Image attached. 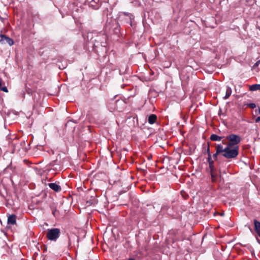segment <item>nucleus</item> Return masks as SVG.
<instances>
[{
	"label": "nucleus",
	"instance_id": "f257e3e1",
	"mask_svg": "<svg viewBox=\"0 0 260 260\" xmlns=\"http://www.w3.org/2000/svg\"><path fill=\"white\" fill-rule=\"evenodd\" d=\"M239 149L238 146H236L235 147L226 146L225 152L222 153V155L227 159L235 158L239 154Z\"/></svg>",
	"mask_w": 260,
	"mask_h": 260
},
{
	"label": "nucleus",
	"instance_id": "f03ea898",
	"mask_svg": "<svg viewBox=\"0 0 260 260\" xmlns=\"http://www.w3.org/2000/svg\"><path fill=\"white\" fill-rule=\"evenodd\" d=\"M226 139L229 141V142L226 144V146L232 147H235L237 146L241 140L239 135L233 134L226 136Z\"/></svg>",
	"mask_w": 260,
	"mask_h": 260
},
{
	"label": "nucleus",
	"instance_id": "7ed1b4c3",
	"mask_svg": "<svg viewBox=\"0 0 260 260\" xmlns=\"http://www.w3.org/2000/svg\"><path fill=\"white\" fill-rule=\"evenodd\" d=\"M60 234V230L58 228L48 229L47 233V238L51 241H56Z\"/></svg>",
	"mask_w": 260,
	"mask_h": 260
},
{
	"label": "nucleus",
	"instance_id": "20e7f679",
	"mask_svg": "<svg viewBox=\"0 0 260 260\" xmlns=\"http://www.w3.org/2000/svg\"><path fill=\"white\" fill-rule=\"evenodd\" d=\"M118 19L120 21H123L125 23L132 25L134 17L130 13L121 12L119 15Z\"/></svg>",
	"mask_w": 260,
	"mask_h": 260
},
{
	"label": "nucleus",
	"instance_id": "39448f33",
	"mask_svg": "<svg viewBox=\"0 0 260 260\" xmlns=\"http://www.w3.org/2000/svg\"><path fill=\"white\" fill-rule=\"evenodd\" d=\"M0 37L1 38V39L0 40L1 44H8L10 46H12L14 44V42L13 40L8 37L7 36L5 35H1Z\"/></svg>",
	"mask_w": 260,
	"mask_h": 260
},
{
	"label": "nucleus",
	"instance_id": "423d86ee",
	"mask_svg": "<svg viewBox=\"0 0 260 260\" xmlns=\"http://www.w3.org/2000/svg\"><path fill=\"white\" fill-rule=\"evenodd\" d=\"M17 216L15 214H9L8 216L7 223L10 225L16 224Z\"/></svg>",
	"mask_w": 260,
	"mask_h": 260
},
{
	"label": "nucleus",
	"instance_id": "0eeeda50",
	"mask_svg": "<svg viewBox=\"0 0 260 260\" xmlns=\"http://www.w3.org/2000/svg\"><path fill=\"white\" fill-rule=\"evenodd\" d=\"M48 186L55 192H60L61 190V187L56 183H49L47 184Z\"/></svg>",
	"mask_w": 260,
	"mask_h": 260
},
{
	"label": "nucleus",
	"instance_id": "6e6552de",
	"mask_svg": "<svg viewBox=\"0 0 260 260\" xmlns=\"http://www.w3.org/2000/svg\"><path fill=\"white\" fill-rule=\"evenodd\" d=\"M253 224L254 226V231L256 233V235L260 238V222L256 219L253 220Z\"/></svg>",
	"mask_w": 260,
	"mask_h": 260
},
{
	"label": "nucleus",
	"instance_id": "1a4fd4ad",
	"mask_svg": "<svg viewBox=\"0 0 260 260\" xmlns=\"http://www.w3.org/2000/svg\"><path fill=\"white\" fill-rule=\"evenodd\" d=\"M207 161L209 164L210 172L215 171V169L214 166V161L212 159V156L207 157Z\"/></svg>",
	"mask_w": 260,
	"mask_h": 260
},
{
	"label": "nucleus",
	"instance_id": "9d476101",
	"mask_svg": "<svg viewBox=\"0 0 260 260\" xmlns=\"http://www.w3.org/2000/svg\"><path fill=\"white\" fill-rule=\"evenodd\" d=\"M215 150L216 152H218L219 154H221L222 153H224L225 151V147L223 148V146L221 144H219L216 146Z\"/></svg>",
	"mask_w": 260,
	"mask_h": 260
},
{
	"label": "nucleus",
	"instance_id": "9b49d317",
	"mask_svg": "<svg viewBox=\"0 0 260 260\" xmlns=\"http://www.w3.org/2000/svg\"><path fill=\"white\" fill-rule=\"evenodd\" d=\"M157 119V116L155 114H151L149 117L148 119V122L152 124L154 123Z\"/></svg>",
	"mask_w": 260,
	"mask_h": 260
},
{
	"label": "nucleus",
	"instance_id": "f8f14e48",
	"mask_svg": "<svg viewBox=\"0 0 260 260\" xmlns=\"http://www.w3.org/2000/svg\"><path fill=\"white\" fill-rule=\"evenodd\" d=\"M222 137L217 136L216 134H212L210 136V140L213 141H220Z\"/></svg>",
	"mask_w": 260,
	"mask_h": 260
},
{
	"label": "nucleus",
	"instance_id": "ddd939ff",
	"mask_svg": "<svg viewBox=\"0 0 260 260\" xmlns=\"http://www.w3.org/2000/svg\"><path fill=\"white\" fill-rule=\"evenodd\" d=\"M231 93H232L231 88L229 86H227L226 89V93H225V96L223 98L224 99H225V100L228 99L231 95Z\"/></svg>",
	"mask_w": 260,
	"mask_h": 260
},
{
	"label": "nucleus",
	"instance_id": "4468645a",
	"mask_svg": "<svg viewBox=\"0 0 260 260\" xmlns=\"http://www.w3.org/2000/svg\"><path fill=\"white\" fill-rule=\"evenodd\" d=\"M249 89L251 91L260 90V84H253L249 87Z\"/></svg>",
	"mask_w": 260,
	"mask_h": 260
},
{
	"label": "nucleus",
	"instance_id": "2eb2a0df",
	"mask_svg": "<svg viewBox=\"0 0 260 260\" xmlns=\"http://www.w3.org/2000/svg\"><path fill=\"white\" fill-rule=\"evenodd\" d=\"M204 153H207L208 155V157L211 156V154L210 151V145L209 143H208L207 149L205 150Z\"/></svg>",
	"mask_w": 260,
	"mask_h": 260
},
{
	"label": "nucleus",
	"instance_id": "dca6fc26",
	"mask_svg": "<svg viewBox=\"0 0 260 260\" xmlns=\"http://www.w3.org/2000/svg\"><path fill=\"white\" fill-rule=\"evenodd\" d=\"M109 14V11L108 8L105 9L103 11V15L104 16H106V17H108Z\"/></svg>",
	"mask_w": 260,
	"mask_h": 260
},
{
	"label": "nucleus",
	"instance_id": "f3484780",
	"mask_svg": "<svg viewBox=\"0 0 260 260\" xmlns=\"http://www.w3.org/2000/svg\"><path fill=\"white\" fill-rule=\"evenodd\" d=\"M210 173H211V176L212 181L215 182L216 180V174L214 173V171L210 172Z\"/></svg>",
	"mask_w": 260,
	"mask_h": 260
},
{
	"label": "nucleus",
	"instance_id": "a211bd4d",
	"mask_svg": "<svg viewBox=\"0 0 260 260\" xmlns=\"http://www.w3.org/2000/svg\"><path fill=\"white\" fill-rule=\"evenodd\" d=\"M247 106L251 109H254L256 107V105L254 103L248 104Z\"/></svg>",
	"mask_w": 260,
	"mask_h": 260
},
{
	"label": "nucleus",
	"instance_id": "6ab92c4d",
	"mask_svg": "<svg viewBox=\"0 0 260 260\" xmlns=\"http://www.w3.org/2000/svg\"><path fill=\"white\" fill-rule=\"evenodd\" d=\"M220 154H219L218 152H216L213 155V158L215 160H217V156L218 155H219Z\"/></svg>",
	"mask_w": 260,
	"mask_h": 260
},
{
	"label": "nucleus",
	"instance_id": "aec40b11",
	"mask_svg": "<svg viewBox=\"0 0 260 260\" xmlns=\"http://www.w3.org/2000/svg\"><path fill=\"white\" fill-rule=\"evenodd\" d=\"M1 89L4 92H8V90L7 87H6V86L2 87V88L1 87Z\"/></svg>",
	"mask_w": 260,
	"mask_h": 260
},
{
	"label": "nucleus",
	"instance_id": "412c9836",
	"mask_svg": "<svg viewBox=\"0 0 260 260\" xmlns=\"http://www.w3.org/2000/svg\"><path fill=\"white\" fill-rule=\"evenodd\" d=\"M36 91V89H33V90H32V89H31L28 88V89H27V93L29 94V93H32V92H34V91Z\"/></svg>",
	"mask_w": 260,
	"mask_h": 260
},
{
	"label": "nucleus",
	"instance_id": "4be33fe9",
	"mask_svg": "<svg viewBox=\"0 0 260 260\" xmlns=\"http://www.w3.org/2000/svg\"><path fill=\"white\" fill-rule=\"evenodd\" d=\"M256 123H258L260 121V116L257 117L255 120Z\"/></svg>",
	"mask_w": 260,
	"mask_h": 260
},
{
	"label": "nucleus",
	"instance_id": "5701e85b",
	"mask_svg": "<svg viewBox=\"0 0 260 260\" xmlns=\"http://www.w3.org/2000/svg\"><path fill=\"white\" fill-rule=\"evenodd\" d=\"M256 240L257 241V242L260 243V238L259 236H258V235H257L256 237Z\"/></svg>",
	"mask_w": 260,
	"mask_h": 260
},
{
	"label": "nucleus",
	"instance_id": "b1692460",
	"mask_svg": "<svg viewBox=\"0 0 260 260\" xmlns=\"http://www.w3.org/2000/svg\"><path fill=\"white\" fill-rule=\"evenodd\" d=\"M71 238L69 236V246H71Z\"/></svg>",
	"mask_w": 260,
	"mask_h": 260
},
{
	"label": "nucleus",
	"instance_id": "393cba45",
	"mask_svg": "<svg viewBox=\"0 0 260 260\" xmlns=\"http://www.w3.org/2000/svg\"><path fill=\"white\" fill-rule=\"evenodd\" d=\"M260 61H257L255 64H254V67H257L258 66V64H259V62Z\"/></svg>",
	"mask_w": 260,
	"mask_h": 260
},
{
	"label": "nucleus",
	"instance_id": "a878e982",
	"mask_svg": "<svg viewBox=\"0 0 260 260\" xmlns=\"http://www.w3.org/2000/svg\"><path fill=\"white\" fill-rule=\"evenodd\" d=\"M128 260H135V259L133 258H130L128 259Z\"/></svg>",
	"mask_w": 260,
	"mask_h": 260
},
{
	"label": "nucleus",
	"instance_id": "bb28decb",
	"mask_svg": "<svg viewBox=\"0 0 260 260\" xmlns=\"http://www.w3.org/2000/svg\"><path fill=\"white\" fill-rule=\"evenodd\" d=\"M98 8H99V7H94V9H98Z\"/></svg>",
	"mask_w": 260,
	"mask_h": 260
},
{
	"label": "nucleus",
	"instance_id": "cd10ccee",
	"mask_svg": "<svg viewBox=\"0 0 260 260\" xmlns=\"http://www.w3.org/2000/svg\"><path fill=\"white\" fill-rule=\"evenodd\" d=\"M258 113L260 114V108H258Z\"/></svg>",
	"mask_w": 260,
	"mask_h": 260
},
{
	"label": "nucleus",
	"instance_id": "c85d7f7f",
	"mask_svg": "<svg viewBox=\"0 0 260 260\" xmlns=\"http://www.w3.org/2000/svg\"><path fill=\"white\" fill-rule=\"evenodd\" d=\"M55 212H53V214L54 215Z\"/></svg>",
	"mask_w": 260,
	"mask_h": 260
}]
</instances>
